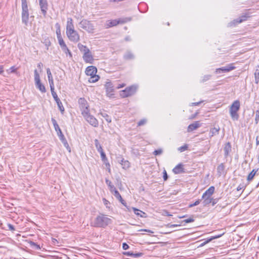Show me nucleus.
I'll list each match as a JSON object with an SVG mask.
<instances>
[{
	"instance_id": "14",
	"label": "nucleus",
	"mask_w": 259,
	"mask_h": 259,
	"mask_svg": "<svg viewBox=\"0 0 259 259\" xmlns=\"http://www.w3.org/2000/svg\"><path fill=\"white\" fill-rule=\"evenodd\" d=\"M235 68V67L233 66V64H231L225 67L218 68L215 70L216 73H220L221 71L224 72H229Z\"/></svg>"
},
{
	"instance_id": "58",
	"label": "nucleus",
	"mask_w": 259,
	"mask_h": 259,
	"mask_svg": "<svg viewBox=\"0 0 259 259\" xmlns=\"http://www.w3.org/2000/svg\"><path fill=\"white\" fill-rule=\"evenodd\" d=\"M256 145H259V136H256Z\"/></svg>"
},
{
	"instance_id": "38",
	"label": "nucleus",
	"mask_w": 259,
	"mask_h": 259,
	"mask_svg": "<svg viewBox=\"0 0 259 259\" xmlns=\"http://www.w3.org/2000/svg\"><path fill=\"white\" fill-rule=\"evenodd\" d=\"M246 18H247V17L246 16H242L240 18H239L236 20H235L234 23H240L242 22L245 21L246 20Z\"/></svg>"
},
{
	"instance_id": "52",
	"label": "nucleus",
	"mask_w": 259,
	"mask_h": 259,
	"mask_svg": "<svg viewBox=\"0 0 259 259\" xmlns=\"http://www.w3.org/2000/svg\"><path fill=\"white\" fill-rule=\"evenodd\" d=\"M56 34H57V38L62 37V36L61 34L60 28H59V29H57Z\"/></svg>"
},
{
	"instance_id": "54",
	"label": "nucleus",
	"mask_w": 259,
	"mask_h": 259,
	"mask_svg": "<svg viewBox=\"0 0 259 259\" xmlns=\"http://www.w3.org/2000/svg\"><path fill=\"white\" fill-rule=\"evenodd\" d=\"M129 248V246L126 243H123L122 244V248L124 249V250H126L128 248Z\"/></svg>"
},
{
	"instance_id": "13",
	"label": "nucleus",
	"mask_w": 259,
	"mask_h": 259,
	"mask_svg": "<svg viewBox=\"0 0 259 259\" xmlns=\"http://www.w3.org/2000/svg\"><path fill=\"white\" fill-rule=\"evenodd\" d=\"M39 5L40 6L41 12L44 16L47 14V11L48 8V4L47 0H38Z\"/></svg>"
},
{
	"instance_id": "50",
	"label": "nucleus",
	"mask_w": 259,
	"mask_h": 259,
	"mask_svg": "<svg viewBox=\"0 0 259 259\" xmlns=\"http://www.w3.org/2000/svg\"><path fill=\"white\" fill-rule=\"evenodd\" d=\"M31 246H33V247H34L36 249H40V247L39 245L37 244L36 243H35L34 242H31Z\"/></svg>"
},
{
	"instance_id": "2",
	"label": "nucleus",
	"mask_w": 259,
	"mask_h": 259,
	"mask_svg": "<svg viewBox=\"0 0 259 259\" xmlns=\"http://www.w3.org/2000/svg\"><path fill=\"white\" fill-rule=\"evenodd\" d=\"M240 107V102L238 100L235 101L229 108V113L233 120H238L239 115L238 113Z\"/></svg>"
},
{
	"instance_id": "56",
	"label": "nucleus",
	"mask_w": 259,
	"mask_h": 259,
	"mask_svg": "<svg viewBox=\"0 0 259 259\" xmlns=\"http://www.w3.org/2000/svg\"><path fill=\"white\" fill-rule=\"evenodd\" d=\"M42 65H43L41 63H39L37 64V67L38 68V69L40 70V71L42 70Z\"/></svg>"
},
{
	"instance_id": "3",
	"label": "nucleus",
	"mask_w": 259,
	"mask_h": 259,
	"mask_svg": "<svg viewBox=\"0 0 259 259\" xmlns=\"http://www.w3.org/2000/svg\"><path fill=\"white\" fill-rule=\"evenodd\" d=\"M79 27L89 33H93L95 32V26L91 21L87 19H82L79 23Z\"/></svg>"
},
{
	"instance_id": "48",
	"label": "nucleus",
	"mask_w": 259,
	"mask_h": 259,
	"mask_svg": "<svg viewBox=\"0 0 259 259\" xmlns=\"http://www.w3.org/2000/svg\"><path fill=\"white\" fill-rule=\"evenodd\" d=\"M194 221V220L193 219V218H190L189 219L184 220L183 222H184L185 223H189L193 222Z\"/></svg>"
},
{
	"instance_id": "1",
	"label": "nucleus",
	"mask_w": 259,
	"mask_h": 259,
	"mask_svg": "<svg viewBox=\"0 0 259 259\" xmlns=\"http://www.w3.org/2000/svg\"><path fill=\"white\" fill-rule=\"evenodd\" d=\"M111 222L110 219L107 218L105 215L101 214L98 216L94 222L93 226L96 227H105L110 224Z\"/></svg>"
},
{
	"instance_id": "7",
	"label": "nucleus",
	"mask_w": 259,
	"mask_h": 259,
	"mask_svg": "<svg viewBox=\"0 0 259 259\" xmlns=\"http://www.w3.org/2000/svg\"><path fill=\"white\" fill-rule=\"evenodd\" d=\"M34 81L36 88L41 93H45L46 92V88L40 82L39 75L37 70H34Z\"/></svg>"
},
{
	"instance_id": "23",
	"label": "nucleus",
	"mask_w": 259,
	"mask_h": 259,
	"mask_svg": "<svg viewBox=\"0 0 259 259\" xmlns=\"http://www.w3.org/2000/svg\"><path fill=\"white\" fill-rule=\"evenodd\" d=\"M106 183L108 186L110 191L113 194L115 193V191H117L114 185L112 184V183L108 179H106Z\"/></svg>"
},
{
	"instance_id": "19",
	"label": "nucleus",
	"mask_w": 259,
	"mask_h": 259,
	"mask_svg": "<svg viewBox=\"0 0 259 259\" xmlns=\"http://www.w3.org/2000/svg\"><path fill=\"white\" fill-rule=\"evenodd\" d=\"M201 126V124L200 123L199 121H195L192 124H190L187 128V132H191L194 130H196L198 127H199Z\"/></svg>"
},
{
	"instance_id": "26",
	"label": "nucleus",
	"mask_w": 259,
	"mask_h": 259,
	"mask_svg": "<svg viewBox=\"0 0 259 259\" xmlns=\"http://www.w3.org/2000/svg\"><path fill=\"white\" fill-rule=\"evenodd\" d=\"M220 131L219 127H214L210 129L209 132V135L210 137H213L214 135H216L219 134V132Z\"/></svg>"
},
{
	"instance_id": "18",
	"label": "nucleus",
	"mask_w": 259,
	"mask_h": 259,
	"mask_svg": "<svg viewBox=\"0 0 259 259\" xmlns=\"http://www.w3.org/2000/svg\"><path fill=\"white\" fill-rule=\"evenodd\" d=\"M172 171L175 174L184 173V165L182 163L178 164L173 168Z\"/></svg>"
},
{
	"instance_id": "22",
	"label": "nucleus",
	"mask_w": 259,
	"mask_h": 259,
	"mask_svg": "<svg viewBox=\"0 0 259 259\" xmlns=\"http://www.w3.org/2000/svg\"><path fill=\"white\" fill-rule=\"evenodd\" d=\"M77 47L79 51L84 54L85 53H88L90 51V49L86 46L82 45L80 43L77 44Z\"/></svg>"
},
{
	"instance_id": "5",
	"label": "nucleus",
	"mask_w": 259,
	"mask_h": 259,
	"mask_svg": "<svg viewBox=\"0 0 259 259\" xmlns=\"http://www.w3.org/2000/svg\"><path fill=\"white\" fill-rule=\"evenodd\" d=\"M138 88V86L136 84L126 88L124 90L120 92V96L122 98H126L134 95Z\"/></svg>"
},
{
	"instance_id": "37",
	"label": "nucleus",
	"mask_w": 259,
	"mask_h": 259,
	"mask_svg": "<svg viewBox=\"0 0 259 259\" xmlns=\"http://www.w3.org/2000/svg\"><path fill=\"white\" fill-rule=\"evenodd\" d=\"M255 77V82L256 84L258 83L259 82V69H256L254 73Z\"/></svg>"
},
{
	"instance_id": "12",
	"label": "nucleus",
	"mask_w": 259,
	"mask_h": 259,
	"mask_svg": "<svg viewBox=\"0 0 259 259\" xmlns=\"http://www.w3.org/2000/svg\"><path fill=\"white\" fill-rule=\"evenodd\" d=\"M54 90H55V89L51 90L52 96H53V98L54 99L55 101H56L59 110H60L61 113H63V112L64 111V108L62 105L61 101H60V99L58 98L56 93L55 92Z\"/></svg>"
},
{
	"instance_id": "36",
	"label": "nucleus",
	"mask_w": 259,
	"mask_h": 259,
	"mask_svg": "<svg viewBox=\"0 0 259 259\" xmlns=\"http://www.w3.org/2000/svg\"><path fill=\"white\" fill-rule=\"evenodd\" d=\"M100 114L101 116L104 117L106 121L108 123H110L111 122V117L106 113H101Z\"/></svg>"
},
{
	"instance_id": "61",
	"label": "nucleus",
	"mask_w": 259,
	"mask_h": 259,
	"mask_svg": "<svg viewBox=\"0 0 259 259\" xmlns=\"http://www.w3.org/2000/svg\"><path fill=\"white\" fill-rule=\"evenodd\" d=\"M216 203H217V202H216L215 200V199H213L212 198V202H211V203H212V206L214 205V204H216Z\"/></svg>"
},
{
	"instance_id": "31",
	"label": "nucleus",
	"mask_w": 259,
	"mask_h": 259,
	"mask_svg": "<svg viewBox=\"0 0 259 259\" xmlns=\"http://www.w3.org/2000/svg\"><path fill=\"white\" fill-rule=\"evenodd\" d=\"M225 167L223 163L220 164L217 167V172L221 176L224 171Z\"/></svg>"
},
{
	"instance_id": "64",
	"label": "nucleus",
	"mask_w": 259,
	"mask_h": 259,
	"mask_svg": "<svg viewBox=\"0 0 259 259\" xmlns=\"http://www.w3.org/2000/svg\"><path fill=\"white\" fill-rule=\"evenodd\" d=\"M50 44L51 42L50 41H49L48 42H46V45L48 47L49 46H50Z\"/></svg>"
},
{
	"instance_id": "10",
	"label": "nucleus",
	"mask_w": 259,
	"mask_h": 259,
	"mask_svg": "<svg viewBox=\"0 0 259 259\" xmlns=\"http://www.w3.org/2000/svg\"><path fill=\"white\" fill-rule=\"evenodd\" d=\"M22 21L23 23L27 25L29 19V13L27 5H22Z\"/></svg>"
},
{
	"instance_id": "16",
	"label": "nucleus",
	"mask_w": 259,
	"mask_h": 259,
	"mask_svg": "<svg viewBox=\"0 0 259 259\" xmlns=\"http://www.w3.org/2000/svg\"><path fill=\"white\" fill-rule=\"evenodd\" d=\"M82 58L84 62L86 63L92 64L93 62L94 58L91 51L83 54Z\"/></svg>"
},
{
	"instance_id": "30",
	"label": "nucleus",
	"mask_w": 259,
	"mask_h": 259,
	"mask_svg": "<svg viewBox=\"0 0 259 259\" xmlns=\"http://www.w3.org/2000/svg\"><path fill=\"white\" fill-rule=\"evenodd\" d=\"M120 163L121 164L123 168H124V169L128 168L130 166V163L128 162V161L125 160L124 159H122L121 160V162H120Z\"/></svg>"
},
{
	"instance_id": "17",
	"label": "nucleus",
	"mask_w": 259,
	"mask_h": 259,
	"mask_svg": "<svg viewBox=\"0 0 259 259\" xmlns=\"http://www.w3.org/2000/svg\"><path fill=\"white\" fill-rule=\"evenodd\" d=\"M73 20L71 18H68L66 24V33L74 30Z\"/></svg>"
},
{
	"instance_id": "45",
	"label": "nucleus",
	"mask_w": 259,
	"mask_h": 259,
	"mask_svg": "<svg viewBox=\"0 0 259 259\" xmlns=\"http://www.w3.org/2000/svg\"><path fill=\"white\" fill-rule=\"evenodd\" d=\"M100 153L101 154V157L103 161H105V160H107L106 154L103 151H100Z\"/></svg>"
},
{
	"instance_id": "51",
	"label": "nucleus",
	"mask_w": 259,
	"mask_h": 259,
	"mask_svg": "<svg viewBox=\"0 0 259 259\" xmlns=\"http://www.w3.org/2000/svg\"><path fill=\"white\" fill-rule=\"evenodd\" d=\"M200 201H201L200 200H197L194 203L190 204L189 205V207H193L194 206H196V205H198L200 203Z\"/></svg>"
},
{
	"instance_id": "21",
	"label": "nucleus",
	"mask_w": 259,
	"mask_h": 259,
	"mask_svg": "<svg viewBox=\"0 0 259 259\" xmlns=\"http://www.w3.org/2000/svg\"><path fill=\"white\" fill-rule=\"evenodd\" d=\"M47 73L48 77V80L50 86L51 90L54 89V81H53V76L51 72V70L49 68H48L47 69Z\"/></svg>"
},
{
	"instance_id": "29",
	"label": "nucleus",
	"mask_w": 259,
	"mask_h": 259,
	"mask_svg": "<svg viewBox=\"0 0 259 259\" xmlns=\"http://www.w3.org/2000/svg\"><path fill=\"white\" fill-rule=\"evenodd\" d=\"M113 194H114V196L117 199H118L122 204H123L124 206H125V204L124 203V201L122 198L120 194H119V193L118 192V191H115V193H114Z\"/></svg>"
},
{
	"instance_id": "20",
	"label": "nucleus",
	"mask_w": 259,
	"mask_h": 259,
	"mask_svg": "<svg viewBox=\"0 0 259 259\" xmlns=\"http://www.w3.org/2000/svg\"><path fill=\"white\" fill-rule=\"evenodd\" d=\"M97 72V68L93 66L88 67L85 70L86 74L90 76L95 75Z\"/></svg>"
},
{
	"instance_id": "39",
	"label": "nucleus",
	"mask_w": 259,
	"mask_h": 259,
	"mask_svg": "<svg viewBox=\"0 0 259 259\" xmlns=\"http://www.w3.org/2000/svg\"><path fill=\"white\" fill-rule=\"evenodd\" d=\"M123 254L124 255H126L127 256H134V257H139L141 255V253L134 254L133 252H130V251L125 252L123 253Z\"/></svg>"
},
{
	"instance_id": "57",
	"label": "nucleus",
	"mask_w": 259,
	"mask_h": 259,
	"mask_svg": "<svg viewBox=\"0 0 259 259\" xmlns=\"http://www.w3.org/2000/svg\"><path fill=\"white\" fill-rule=\"evenodd\" d=\"M201 103V102H194V103H192L191 104H192V106H197V105H199Z\"/></svg>"
},
{
	"instance_id": "40",
	"label": "nucleus",
	"mask_w": 259,
	"mask_h": 259,
	"mask_svg": "<svg viewBox=\"0 0 259 259\" xmlns=\"http://www.w3.org/2000/svg\"><path fill=\"white\" fill-rule=\"evenodd\" d=\"M62 51L66 54V55H68L70 57V58L72 57V53L70 52V51L68 49L67 46L62 49Z\"/></svg>"
},
{
	"instance_id": "11",
	"label": "nucleus",
	"mask_w": 259,
	"mask_h": 259,
	"mask_svg": "<svg viewBox=\"0 0 259 259\" xmlns=\"http://www.w3.org/2000/svg\"><path fill=\"white\" fill-rule=\"evenodd\" d=\"M131 19L130 18H125L119 19L118 20H113L109 22V23L107 24L108 27L114 26L118 24H123L128 21H131Z\"/></svg>"
},
{
	"instance_id": "32",
	"label": "nucleus",
	"mask_w": 259,
	"mask_h": 259,
	"mask_svg": "<svg viewBox=\"0 0 259 259\" xmlns=\"http://www.w3.org/2000/svg\"><path fill=\"white\" fill-rule=\"evenodd\" d=\"M52 121L54 125V128L57 132H60L61 130L56 120L54 118H52Z\"/></svg>"
},
{
	"instance_id": "28",
	"label": "nucleus",
	"mask_w": 259,
	"mask_h": 259,
	"mask_svg": "<svg viewBox=\"0 0 259 259\" xmlns=\"http://www.w3.org/2000/svg\"><path fill=\"white\" fill-rule=\"evenodd\" d=\"M258 171V169H253L249 174V175H248L247 176V180L248 181H251L254 176L255 175L256 172Z\"/></svg>"
},
{
	"instance_id": "8",
	"label": "nucleus",
	"mask_w": 259,
	"mask_h": 259,
	"mask_svg": "<svg viewBox=\"0 0 259 259\" xmlns=\"http://www.w3.org/2000/svg\"><path fill=\"white\" fill-rule=\"evenodd\" d=\"M83 117L85 120L92 126L94 127H97L98 126L99 123L98 120L93 115L91 114L90 112L83 115Z\"/></svg>"
},
{
	"instance_id": "33",
	"label": "nucleus",
	"mask_w": 259,
	"mask_h": 259,
	"mask_svg": "<svg viewBox=\"0 0 259 259\" xmlns=\"http://www.w3.org/2000/svg\"><path fill=\"white\" fill-rule=\"evenodd\" d=\"M99 79V76L98 75H92L91 76H90V77L89 78V81L90 82H96V81H97Z\"/></svg>"
},
{
	"instance_id": "55",
	"label": "nucleus",
	"mask_w": 259,
	"mask_h": 259,
	"mask_svg": "<svg viewBox=\"0 0 259 259\" xmlns=\"http://www.w3.org/2000/svg\"><path fill=\"white\" fill-rule=\"evenodd\" d=\"M61 142L63 143V144H64V146H65V147H66L67 149H68V148H69L68 144V143H67V141H66V139L65 140V141H61Z\"/></svg>"
},
{
	"instance_id": "34",
	"label": "nucleus",
	"mask_w": 259,
	"mask_h": 259,
	"mask_svg": "<svg viewBox=\"0 0 259 259\" xmlns=\"http://www.w3.org/2000/svg\"><path fill=\"white\" fill-rule=\"evenodd\" d=\"M95 146H96V148L97 151L99 152H100V151H103L101 145H100L99 141L97 139L95 140Z\"/></svg>"
},
{
	"instance_id": "49",
	"label": "nucleus",
	"mask_w": 259,
	"mask_h": 259,
	"mask_svg": "<svg viewBox=\"0 0 259 259\" xmlns=\"http://www.w3.org/2000/svg\"><path fill=\"white\" fill-rule=\"evenodd\" d=\"M211 75H204L203 77L202 82H205L208 80H209L210 78Z\"/></svg>"
},
{
	"instance_id": "53",
	"label": "nucleus",
	"mask_w": 259,
	"mask_h": 259,
	"mask_svg": "<svg viewBox=\"0 0 259 259\" xmlns=\"http://www.w3.org/2000/svg\"><path fill=\"white\" fill-rule=\"evenodd\" d=\"M163 180L164 181H166L168 179V176L167 175L166 171L165 170L163 171Z\"/></svg>"
},
{
	"instance_id": "60",
	"label": "nucleus",
	"mask_w": 259,
	"mask_h": 259,
	"mask_svg": "<svg viewBox=\"0 0 259 259\" xmlns=\"http://www.w3.org/2000/svg\"><path fill=\"white\" fill-rule=\"evenodd\" d=\"M125 85V83H122V84H119V85L117 87V89H120V88H123V87H124Z\"/></svg>"
},
{
	"instance_id": "43",
	"label": "nucleus",
	"mask_w": 259,
	"mask_h": 259,
	"mask_svg": "<svg viewBox=\"0 0 259 259\" xmlns=\"http://www.w3.org/2000/svg\"><path fill=\"white\" fill-rule=\"evenodd\" d=\"M259 121V109L255 112V123L257 124Z\"/></svg>"
},
{
	"instance_id": "47",
	"label": "nucleus",
	"mask_w": 259,
	"mask_h": 259,
	"mask_svg": "<svg viewBox=\"0 0 259 259\" xmlns=\"http://www.w3.org/2000/svg\"><path fill=\"white\" fill-rule=\"evenodd\" d=\"M162 150L161 149L156 150L153 152V154L155 155H160L161 154H162Z\"/></svg>"
},
{
	"instance_id": "9",
	"label": "nucleus",
	"mask_w": 259,
	"mask_h": 259,
	"mask_svg": "<svg viewBox=\"0 0 259 259\" xmlns=\"http://www.w3.org/2000/svg\"><path fill=\"white\" fill-rule=\"evenodd\" d=\"M66 35L71 42L77 43L80 40V35L76 30L66 33Z\"/></svg>"
},
{
	"instance_id": "41",
	"label": "nucleus",
	"mask_w": 259,
	"mask_h": 259,
	"mask_svg": "<svg viewBox=\"0 0 259 259\" xmlns=\"http://www.w3.org/2000/svg\"><path fill=\"white\" fill-rule=\"evenodd\" d=\"M58 39V42H59V45L60 46L61 49H63V48H64L66 46V45L65 44L63 39L62 37L61 38H57Z\"/></svg>"
},
{
	"instance_id": "46",
	"label": "nucleus",
	"mask_w": 259,
	"mask_h": 259,
	"mask_svg": "<svg viewBox=\"0 0 259 259\" xmlns=\"http://www.w3.org/2000/svg\"><path fill=\"white\" fill-rule=\"evenodd\" d=\"M147 122V120L146 119H143L141 120H140L138 123V126H142V125H144Z\"/></svg>"
},
{
	"instance_id": "25",
	"label": "nucleus",
	"mask_w": 259,
	"mask_h": 259,
	"mask_svg": "<svg viewBox=\"0 0 259 259\" xmlns=\"http://www.w3.org/2000/svg\"><path fill=\"white\" fill-rule=\"evenodd\" d=\"M224 152H225V155L226 156H228L229 152L231 150V145L229 142L226 144L225 147H224Z\"/></svg>"
},
{
	"instance_id": "6",
	"label": "nucleus",
	"mask_w": 259,
	"mask_h": 259,
	"mask_svg": "<svg viewBox=\"0 0 259 259\" xmlns=\"http://www.w3.org/2000/svg\"><path fill=\"white\" fill-rule=\"evenodd\" d=\"M78 103L82 116L90 112L89 105L84 98H80L78 99Z\"/></svg>"
},
{
	"instance_id": "4",
	"label": "nucleus",
	"mask_w": 259,
	"mask_h": 259,
	"mask_svg": "<svg viewBox=\"0 0 259 259\" xmlns=\"http://www.w3.org/2000/svg\"><path fill=\"white\" fill-rule=\"evenodd\" d=\"M214 192V187L213 186L210 187L202 195V199L203 200V204L206 206L211 203L212 198L211 195Z\"/></svg>"
},
{
	"instance_id": "15",
	"label": "nucleus",
	"mask_w": 259,
	"mask_h": 259,
	"mask_svg": "<svg viewBox=\"0 0 259 259\" xmlns=\"http://www.w3.org/2000/svg\"><path fill=\"white\" fill-rule=\"evenodd\" d=\"M105 87L106 90V93L108 96L111 97L113 94V86L112 85V83L110 81L106 82Z\"/></svg>"
},
{
	"instance_id": "42",
	"label": "nucleus",
	"mask_w": 259,
	"mask_h": 259,
	"mask_svg": "<svg viewBox=\"0 0 259 259\" xmlns=\"http://www.w3.org/2000/svg\"><path fill=\"white\" fill-rule=\"evenodd\" d=\"M188 149V146L187 145L185 144L181 147H180L179 148H178V150L180 152H184L185 151V150H186L187 149Z\"/></svg>"
},
{
	"instance_id": "62",
	"label": "nucleus",
	"mask_w": 259,
	"mask_h": 259,
	"mask_svg": "<svg viewBox=\"0 0 259 259\" xmlns=\"http://www.w3.org/2000/svg\"><path fill=\"white\" fill-rule=\"evenodd\" d=\"M242 189V187H241V186L240 185V186H239L237 187V191H239V190H241V189Z\"/></svg>"
},
{
	"instance_id": "44",
	"label": "nucleus",
	"mask_w": 259,
	"mask_h": 259,
	"mask_svg": "<svg viewBox=\"0 0 259 259\" xmlns=\"http://www.w3.org/2000/svg\"><path fill=\"white\" fill-rule=\"evenodd\" d=\"M57 134H58V135L60 138V140L61 141H65V140L66 139L63 135V134H62L61 131L60 132H57Z\"/></svg>"
},
{
	"instance_id": "59",
	"label": "nucleus",
	"mask_w": 259,
	"mask_h": 259,
	"mask_svg": "<svg viewBox=\"0 0 259 259\" xmlns=\"http://www.w3.org/2000/svg\"><path fill=\"white\" fill-rule=\"evenodd\" d=\"M22 5H27L26 0H21Z\"/></svg>"
},
{
	"instance_id": "27",
	"label": "nucleus",
	"mask_w": 259,
	"mask_h": 259,
	"mask_svg": "<svg viewBox=\"0 0 259 259\" xmlns=\"http://www.w3.org/2000/svg\"><path fill=\"white\" fill-rule=\"evenodd\" d=\"M224 234V233H223L222 234H219V235H218V236H214L211 237L210 238L207 239L206 241L202 243L200 245V246H202L204 245L206 243H208V242H209L211 241H212L213 239H217V238H218L221 237Z\"/></svg>"
},
{
	"instance_id": "63",
	"label": "nucleus",
	"mask_w": 259,
	"mask_h": 259,
	"mask_svg": "<svg viewBox=\"0 0 259 259\" xmlns=\"http://www.w3.org/2000/svg\"><path fill=\"white\" fill-rule=\"evenodd\" d=\"M3 72V68L2 66H0V74Z\"/></svg>"
},
{
	"instance_id": "24",
	"label": "nucleus",
	"mask_w": 259,
	"mask_h": 259,
	"mask_svg": "<svg viewBox=\"0 0 259 259\" xmlns=\"http://www.w3.org/2000/svg\"><path fill=\"white\" fill-rule=\"evenodd\" d=\"M132 209H133L134 213L136 215H137L138 216H140L142 218L146 217V213L145 212H143L142 211H141L136 208H135V207H132Z\"/></svg>"
},
{
	"instance_id": "35",
	"label": "nucleus",
	"mask_w": 259,
	"mask_h": 259,
	"mask_svg": "<svg viewBox=\"0 0 259 259\" xmlns=\"http://www.w3.org/2000/svg\"><path fill=\"white\" fill-rule=\"evenodd\" d=\"M124 58L127 60L133 59L134 56L131 52H127L124 54Z\"/></svg>"
}]
</instances>
